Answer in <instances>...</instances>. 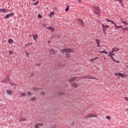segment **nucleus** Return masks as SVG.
Returning a JSON list of instances; mask_svg holds the SVG:
<instances>
[{
  "mask_svg": "<svg viewBox=\"0 0 128 128\" xmlns=\"http://www.w3.org/2000/svg\"><path fill=\"white\" fill-rule=\"evenodd\" d=\"M74 52V51L72 48H64L60 50L62 54H64V52H66L65 56L67 58H70V54H68V52L70 54H73Z\"/></svg>",
  "mask_w": 128,
  "mask_h": 128,
  "instance_id": "nucleus-1",
  "label": "nucleus"
},
{
  "mask_svg": "<svg viewBox=\"0 0 128 128\" xmlns=\"http://www.w3.org/2000/svg\"><path fill=\"white\" fill-rule=\"evenodd\" d=\"M114 76H118V78H120V76L121 78H126L128 77V74H124L122 73H120V72H118V73H116L114 74Z\"/></svg>",
  "mask_w": 128,
  "mask_h": 128,
  "instance_id": "nucleus-2",
  "label": "nucleus"
},
{
  "mask_svg": "<svg viewBox=\"0 0 128 128\" xmlns=\"http://www.w3.org/2000/svg\"><path fill=\"white\" fill-rule=\"evenodd\" d=\"M98 118V114H90L85 116L84 118Z\"/></svg>",
  "mask_w": 128,
  "mask_h": 128,
  "instance_id": "nucleus-3",
  "label": "nucleus"
},
{
  "mask_svg": "<svg viewBox=\"0 0 128 128\" xmlns=\"http://www.w3.org/2000/svg\"><path fill=\"white\" fill-rule=\"evenodd\" d=\"M93 10L96 14H100V8L98 6H93Z\"/></svg>",
  "mask_w": 128,
  "mask_h": 128,
  "instance_id": "nucleus-4",
  "label": "nucleus"
},
{
  "mask_svg": "<svg viewBox=\"0 0 128 128\" xmlns=\"http://www.w3.org/2000/svg\"><path fill=\"white\" fill-rule=\"evenodd\" d=\"M10 76H6L5 79L2 80L1 81V82H4V84H8V82H10Z\"/></svg>",
  "mask_w": 128,
  "mask_h": 128,
  "instance_id": "nucleus-5",
  "label": "nucleus"
},
{
  "mask_svg": "<svg viewBox=\"0 0 128 128\" xmlns=\"http://www.w3.org/2000/svg\"><path fill=\"white\" fill-rule=\"evenodd\" d=\"M77 22L78 24L81 26H84V21L82 19H78L77 20Z\"/></svg>",
  "mask_w": 128,
  "mask_h": 128,
  "instance_id": "nucleus-6",
  "label": "nucleus"
},
{
  "mask_svg": "<svg viewBox=\"0 0 128 128\" xmlns=\"http://www.w3.org/2000/svg\"><path fill=\"white\" fill-rule=\"evenodd\" d=\"M44 126V124L42 123H38L34 126V128H41V126Z\"/></svg>",
  "mask_w": 128,
  "mask_h": 128,
  "instance_id": "nucleus-7",
  "label": "nucleus"
},
{
  "mask_svg": "<svg viewBox=\"0 0 128 128\" xmlns=\"http://www.w3.org/2000/svg\"><path fill=\"white\" fill-rule=\"evenodd\" d=\"M14 16V13H10L8 14H6L4 17V18H10L12 16Z\"/></svg>",
  "mask_w": 128,
  "mask_h": 128,
  "instance_id": "nucleus-8",
  "label": "nucleus"
},
{
  "mask_svg": "<svg viewBox=\"0 0 128 128\" xmlns=\"http://www.w3.org/2000/svg\"><path fill=\"white\" fill-rule=\"evenodd\" d=\"M102 28L103 30V32H106V29L110 28V26L108 25H104V24H102Z\"/></svg>",
  "mask_w": 128,
  "mask_h": 128,
  "instance_id": "nucleus-9",
  "label": "nucleus"
},
{
  "mask_svg": "<svg viewBox=\"0 0 128 128\" xmlns=\"http://www.w3.org/2000/svg\"><path fill=\"white\" fill-rule=\"evenodd\" d=\"M82 78H87V79H90V80H96V78L94 77H92L90 76H85Z\"/></svg>",
  "mask_w": 128,
  "mask_h": 128,
  "instance_id": "nucleus-10",
  "label": "nucleus"
},
{
  "mask_svg": "<svg viewBox=\"0 0 128 128\" xmlns=\"http://www.w3.org/2000/svg\"><path fill=\"white\" fill-rule=\"evenodd\" d=\"M78 78V77L71 78L68 80V82H74V80H76Z\"/></svg>",
  "mask_w": 128,
  "mask_h": 128,
  "instance_id": "nucleus-11",
  "label": "nucleus"
},
{
  "mask_svg": "<svg viewBox=\"0 0 128 128\" xmlns=\"http://www.w3.org/2000/svg\"><path fill=\"white\" fill-rule=\"evenodd\" d=\"M96 42L98 48H101L102 46H100V40L96 39Z\"/></svg>",
  "mask_w": 128,
  "mask_h": 128,
  "instance_id": "nucleus-12",
  "label": "nucleus"
},
{
  "mask_svg": "<svg viewBox=\"0 0 128 128\" xmlns=\"http://www.w3.org/2000/svg\"><path fill=\"white\" fill-rule=\"evenodd\" d=\"M116 2H118L119 4H121L122 6V8H124V2H122V0H115Z\"/></svg>",
  "mask_w": 128,
  "mask_h": 128,
  "instance_id": "nucleus-13",
  "label": "nucleus"
},
{
  "mask_svg": "<svg viewBox=\"0 0 128 128\" xmlns=\"http://www.w3.org/2000/svg\"><path fill=\"white\" fill-rule=\"evenodd\" d=\"M112 24H114V27L115 30H118V25H116V22H112Z\"/></svg>",
  "mask_w": 128,
  "mask_h": 128,
  "instance_id": "nucleus-14",
  "label": "nucleus"
},
{
  "mask_svg": "<svg viewBox=\"0 0 128 128\" xmlns=\"http://www.w3.org/2000/svg\"><path fill=\"white\" fill-rule=\"evenodd\" d=\"M6 92L8 94H9V96H12L14 94V92L12 90H7Z\"/></svg>",
  "mask_w": 128,
  "mask_h": 128,
  "instance_id": "nucleus-15",
  "label": "nucleus"
},
{
  "mask_svg": "<svg viewBox=\"0 0 128 128\" xmlns=\"http://www.w3.org/2000/svg\"><path fill=\"white\" fill-rule=\"evenodd\" d=\"M47 28H48V30H50L52 32H54V28L52 26L47 27Z\"/></svg>",
  "mask_w": 128,
  "mask_h": 128,
  "instance_id": "nucleus-16",
  "label": "nucleus"
},
{
  "mask_svg": "<svg viewBox=\"0 0 128 128\" xmlns=\"http://www.w3.org/2000/svg\"><path fill=\"white\" fill-rule=\"evenodd\" d=\"M72 86H73V88H78V84L76 83V82H73L72 84Z\"/></svg>",
  "mask_w": 128,
  "mask_h": 128,
  "instance_id": "nucleus-17",
  "label": "nucleus"
},
{
  "mask_svg": "<svg viewBox=\"0 0 128 128\" xmlns=\"http://www.w3.org/2000/svg\"><path fill=\"white\" fill-rule=\"evenodd\" d=\"M50 54H56V51L54 49H51L50 50Z\"/></svg>",
  "mask_w": 128,
  "mask_h": 128,
  "instance_id": "nucleus-18",
  "label": "nucleus"
},
{
  "mask_svg": "<svg viewBox=\"0 0 128 128\" xmlns=\"http://www.w3.org/2000/svg\"><path fill=\"white\" fill-rule=\"evenodd\" d=\"M0 12H3L4 14H6V12L7 10H6L4 8H0Z\"/></svg>",
  "mask_w": 128,
  "mask_h": 128,
  "instance_id": "nucleus-19",
  "label": "nucleus"
},
{
  "mask_svg": "<svg viewBox=\"0 0 128 128\" xmlns=\"http://www.w3.org/2000/svg\"><path fill=\"white\" fill-rule=\"evenodd\" d=\"M110 58H112V60H114V62H117V64H120V61L118 60H116V59L114 58V56H111Z\"/></svg>",
  "mask_w": 128,
  "mask_h": 128,
  "instance_id": "nucleus-20",
  "label": "nucleus"
},
{
  "mask_svg": "<svg viewBox=\"0 0 128 128\" xmlns=\"http://www.w3.org/2000/svg\"><path fill=\"white\" fill-rule=\"evenodd\" d=\"M32 36H33V38H34V40H36L38 38V34L33 35Z\"/></svg>",
  "mask_w": 128,
  "mask_h": 128,
  "instance_id": "nucleus-21",
  "label": "nucleus"
},
{
  "mask_svg": "<svg viewBox=\"0 0 128 128\" xmlns=\"http://www.w3.org/2000/svg\"><path fill=\"white\" fill-rule=\"evenodd\" d=\"M118 50H120V49L114 48L112 49V52H118Z\"/></svg>",
  "mask_w": 128,
  "mask_h": 128,
  "instance_id": "nucleus-22",
  "label": "nucleus"
},
{
  "mask_svg": "<svg viewBox=\"0 0 128 128\" xmlns=\"http://www.w3.org/2000/svg\"><path fill=\"white\" fill-rule=\"evenodd\" d=\"M100 54H108V52L103 50L102 51H100L99 52Z\"/></svg>",
  "mask_w": 128,
  "mask_h": 128,
  "instance_id": "nucleus-23",
  "label": "nucleus"
},
{
  "mask_svg": "<svg viewBox=\"0 0 128 128\" xmlns=\"http://www.w3.org/2000/svg\"><path fill=\"white\" fill-rule=\"evenodd\" d=\"M96 60H98V57H96L94 58H92L90 60L91 62H94Z\"/></svg>",
  "mask_w": 128,
  "mask_h": 128,
  "instance_id": "nucleus-24",
  "label": "nucleus"
},
{
  "mask_svg": "<svg viewBox=\"0 0 128 128\" xmlns=\"http://www.w3.org/2000/svg\"><path fill=\"white\" fill-rule=\"evenodd\" d=\"M52 16H54V12L52 11L50 12V14H48L49 16H50L51 18L52 17Z\"/></svg>",
  "mask_w": 128,
  "mask_h": 128,
  "instance_id": "nucleus-25",
  "label": "nucleus"
},
{
  "mask_svg": "<svg viewBox=\"0 0 128 128\" xmlns=\"http://www.w3.org/2000/svg\"><path fill=\"white\" fill-rule=\"evenodd\" d=\"M12 42H14V40H12V38H9L8 40V44H12Z\"/></svg>",
  "mask_w": 128,
  "mask_h": 128,
  "instance_id": "nucleus-26",
  "label": "nucleus"
},
{
  "mask_svg": "<svg viewBox=\"0 0 128 128\" xmlns=\"http://www.w3.org/2000/svg\"><path fill=\"white\" fill-rule=\"evenodd\" d=\"M26 119L22 118L19 120V122H26Z\"/></svg>",
  "mask_w": 128,
  "mask_h": 128,
  "instance_id": "nucleus-27",
  "label": "nucleus"
},
{
  "mask_svg": "<svg viewBox=\"0 0 128 128\" xmlns=\"http://www.w3.org/2000/svg\"><path fill=\"white\" fill-rule=\"evenodd\" d=\"M21 96H26V94L25 92H20V93Z\"/></svg>",
  "mask_w": 128,
  "mask_h": 128,
  "instance_id": "nucleus-28",
  "label": "nucleus"
},
{
  "mask_svg": "<svg viewBox=\"0 0 128 128\" xmlns=\"http://www.w3.org/2000/svg\"><path fill=\"white\" fill-rule=\"evenodd\" d=\"M121 22L124 24H125V26H128V23L126 22L124 20H121Z\"/></svg>",
  "mask_w": 128,
  "mask_h": 128,
  "instance_id": "nucleus-29",
  "label": "nucleus"
},
{
  "mask_svg": "<svg viewBox=\"0 0 128 128\" xmlns=\"http://www.w3.org/2000/svg\"><path fill=\"white\" fill-rule=\"evenodd\" d=\"M69 10H70V6H67V7L65 9V12H68Z\"/></svg>",
  "mask_w": 128,
  "mask_h": 128,
  "instance_id": "nucleus-30",
  "label": "nucleus"
},
{
  "mask_svg": "<svg viewBox=\"0 0 128 128\" xmlns=\"http://www.w3.org/2000/svg\"><path fill=\"white\" fill-rule=\"evenodd\" d=\"M106 120H110V118H112V117H110V116H106Z\"/></svg>",
  "mask_w": 128,
  "mask_h": 128,
  "instance_id": "nucleus-31",
  "label": "nucleus"
},
{
  "mask_svg": "<svg viewBox=\"0 0 128 128\" xmlns=\"http://www.w3.org/2000/svg\"><path fill=\"white\" fill-rule=\"evenodd\" d=\"M106 22H112H112H114V21L111 20H108V18H106Z\"/></svg>",
  "mask_w": 128,
  "mask_h": 128,
  "instance_id": "nucleus-32",
  "label": "nucleus"
},
{
  "mask_svg": "<svg viewBox=\"0 0 128 128\" xmlns=\"http://www.w3.org/2000/svg\"><path fill=\"white\" fill-rule=\"evenodd\" d=\"M27 94H28V96H32V92H30V91H28V93H27Z\"/></svg>",
  "mask_w": 128,
  "mask_h": 128,
  "instance_id": "nucleus-33",
  "label": "nucleus"
},
{
  "mask_svg": "<svg viewBox=\"0 0 128 128\" xmlns=\"http://www.w3.org/2000/svg\"><path fill=\"white\" fill-rule=\"evenodd\" d=\"M37 4H38V1H37L36 3H33V6H37Z\"/></svg>",
  "mask_w": 128,
  "mask_h": 128,
  "instance_id": "nucleus-34",
  "label": "nucleus"
},
{
  "mask_svg": "<svg viewBox=\"0 0 128 128\" xmlns=\"http://www.w3.org/2000/svg\"><path fill=\"white\" fill-rule=\"evenodd\" d=\"M31 100H32V102H34V100H36V97H32L31 98Z\"/></svg>",
  "mask_w": 128,
  "mask_h": 128,
  "instance_id": "nucleus-35",
  "label": "nucleus"
},
{
  "mask_svg": "<svg viewBox=\"0 0 128 128\" xmlns=\"http://www.w3.org/2000/svg\"><path fill=\"white\" fill-rule=\"evenodd\" d=\"M9 52V54H14V52H12V50H9L8 52Z\"/></svg>",
  "mask_w": 128,
  "mask_h": 128,
  "instance_id": "nucleus-36",
  "label": "nucleus"
},
{
  "mask_svg": "<svg viewBox=\"0 0 128 128\" xmlns=\"http://www.w3.org/2000/svg\"><path fill=\"white\" fill-rule=\"evenodd\" d=\"M38 18H42V15H40V14H38Z\"/></svg>",
  "mask_w": 128,
  "mask_h": 128,
  "instance_id": "nucleus-37",
  "label": "nucleus"
},
{
  "mask_svg": "<svg viewBox=\"0 0 128 128\" xmlns=\"http://www.w3.org/2000/svg\"><path fill=\"white\" fill-rule=\"evenodd\" d=\"M42 26H43V28H46V23H44L42 24Z\"/></svg>",
  "mask_w": 128,
  "mask_h": 128,
  "instance_id": "nucleus-38",
  "label": "nucleus"
},
{
  "mask_svg": "<svg viewBox=\"0 0 128 128\" xmlns=\"http://www.w3.org/2000/svg\"><path fill=\"white\" fill-rule=\"evenodd\" d=\"M32 90H38V88H32Z\"/></svg>",
  "mask_w": 128,
  "mask_h": 128,
  "instance_id": "nucleus-39",
  "label": "nucleus"
},
{
  "mask_svg": "<svg viewBox=\"0 0 128 128\" xmlns=\"http://www.w3.org/2000/svg\"><path fill=\"white\" fill-rule=\"evenodd\" d=\"M9 84H10L11 86H16V84H14V83H11L10 82H9Z\"/></svg>",
  "mask_w": 128,
  "mask_h": 128,
  "instance_id": "nucleus-40",
  "label": "nucleus"
},
{
  "mask_svg": "<svg viewBox=\"0 0 128 128\" xmlns=\"http://www.w3.org/2000/svg\"><path fill=\"white\" fill-rule=\"evenodd\" d=\"M45 92H41V94L42 95V96H44V95L45 94Z\"/></svg>",
  "mask_w": 128,
  "mask_h": 128,
  "instance_id": "nucleus-41",
  "label": "nucleus"
},
{
  "mask_svg": "<svg viewBox=\"0 0 128 128\" xmlns=\"http://www.w3.org/2000/svg\"><path fill=\"white\" fill-rule=\"evenodd\" d=\"M82 0H78V2H79V4H82Z\"/></svg>",
  "mask_w": 128,
  "mask_h": 128,
  "instance_id": "nucleus-42",
  "label": "nucleus"
},
{
  "mask_svg": "<svg viewBox=\"0 0 128 128\" xmlns=\"http://www.w3.org/2000/svg\"><path fill=\"white\" fill-rule=\"evenodd\" d=\"M55 37H56V38H60V36H58V34H55Z\"/></svg>",
  "mask_w": 128,
  "mask_h": 128,
  "instance_id": "nucleus-43",
  "label": "nucleus"
},
{
  "mask_svg": "<svg viewBox=\"0 0 128 128\" xmlns=\"http://www.w3.org/2000/svg\"><path fill=\"white\" fill-rule=\"evenodd\" d=\"M58 94H64V92H59Z\"/></svg>",
  "mask_w": 128,
  "mask_h": 128,
  "instance_id": "nucleus-44",
  "label": "nucleus"
},
{
  "mask_svg": "<svg viewBox=\"0 0 128 128\" xmlns=\"http://www.w3.org/2000/svg\"><path fill=\"white\" fill-rule=\"evenodd\" d=\"M118 28H122V30L124 28L122 27V26H118Z\"/></svg>",
  "mask_w": 128,
  "mask_h": 128,
  "instance_id": "nucleus-45",
  "label": "nucleus"
},
{
  "mask_svg": "<svg viewBox=\"0 0 128 128\" xmlns=\"http://www.w3.org/2000/svg\"><path fill=\"white\" fill-rule=\"evenodd\" d=\"M122 30H128V28H123Z\"/></svg>",
  "mask_w": 128,
  "mask_h": 128,
  "instance_id": "nucleus-46",
  "label": "nucleus"
},
{
  "mask_svg": "<svg viewBox=\"0 0 128 128\" xmlns=\"http://www.w3.org/2000/svg\"><path fill=\"white\" fill-rule=\"evenodd\" d=\"M113 52H112H112H109V54H113Z\"/></svg>",
  "mask_w": 128,
  "mask_h": 128,
  "instance_id": "nucleus-47",
  "label": "nucleus"
},
{
  "mask_svg": "<svg viewBox=\"0 0 128 128\" xmlns=\"http://www.w3.org/2000/svg\"><path fill=\"white\" fill-rule=\"evenodd\" d=\"M26 56L28 58V53L26 52Z\"/></svg>",
  "mask_w": 128,
  "mask_h": 128,
  "instance_id": "nucleus-48",
  "label": "nucleus"
},
{
  "mask_svg": "<svg viewBox=\"0 0 128 128\" xmlns=\"http://www.w3.org/2000/svg\"><path fill=\"white\" fill-rule=\"evenodd\" d=\"M111 56H112V54H108V56H110V58Z\"/></svg>",
  "mask_w": 128,
  "mask_h": 128,
  "instance_id": "nucleus-49",
  "label": "nucleus"
},
{
  "mask_svg": "<svg viewBox=\"0 0 128 128\" xmlns=\"http://www.w3.org/2000/svg\"><path fill=\"white\" fill-rule=\"evenodd\" d=\"M104 34H106V32H104Z\"/></svg>",
  "mask_w": 128,
  "mask_h": 128,
  "instance_id": "nucleus-50",
  "label": "nucleus"
},
{
  "mask_svg": "<svg viewBox=\"0 0 128 128\" xmlns=\"http://www.w3.org/2000/svg\"><path fill=\"white\" fill-rule=\"evenodd\" d=\"M111 54H112V56H114V53H112Z\"/></svg>",
  "mask_w": 128,
  "mask_h": 128,
  "instance_id": "nucleus-51",
  "label": "nucleus"
},
{
  "mask_svg": "<svg viewBox=\"0 0 128 128\" xmlns=\"http://www.w3.org/2000/svg\"><path fill=\"white\" fill-rule=\"evenodd\" d=\"M29 38H32V35H29Z\"/></svg>",
  "mask_w": 128,
  "mask_h": 128,
  "instance_id": "nucleus-52",
  "label": "nucleus"
},
{
  "mask_svg": "<svg viewBox=\"0 0 128 128\" xmlns=\"http://www.w3.org/2000/svg\"><path fill=\"white\" fill-rule=\"evenodd\" d=\"M48 42V44H50V41L49 40V41Z\"/></svg>",
  "mask_w": 128,
  "mask_h": 128,
  "instance_id": "nucleus-53",
  "label": "nucleus"
},
{
  "mask_svg": "<svg viewBox=\"0 0 128 128\" xmlns=\"http://www.w3.org/2000/svg\"><path fill=\"white\" fill-rule=\"evenodd\" d=\"M30 44H32V42L30 43Z\"/></svg>",
  "mask_w": 128,
  "mask_h": 128,
  "instance_id": "nucleus-54",
  "label": "nucleus"
},
{
  "mask_svg": "<svg viewBox=\"0 0 128 128\" xmlns=\"http://www.w3.org/2000/svg\"><path fill=\"white\" fill-rule=\"evenodd\" d=\"M35 0H33L32 2H34Z\"/></svg>",
  "mask_w": 128,
  "mask_h": 128,
  "instance_id": "nucleus-55",
  "label": "nucleus"
},
{
  "mask_svg": "<svg viewBox=\"0 0 128 128\" xmlns=\"http://www.w3.org/2000/svg\"><path fill=\"white\" fill-rule=\"evenodd\" d=\"M123 31H124V32H125L124 30H123Z\"/></svg>",
  "mask_w": 128,
  "mask_h": 128,
  "instance_id": "nucleus-56",
  "label": "nucleus"
},
{
  "mask_svg": "<svg viewBox=\"0 0 128 128\" xmlns=\"http://www.w3.org/2000/svg\"><path fill=\"white\" fill-rule=\"evenodd\" d=\"M104 60H106V58H104Z\"/></svg>",
  "mask_w": 128,
  "mask_h": 128,
  "instance_id": "nucleus-57",
  "label": "nucleus"
},
{
  "mask_svg": "<svg viewBox=\"0 0 128 128\" xmlns=\"http://www.w3.org/2000/svg\"><path fill=\"white\" fill-rule=\"evenodd\" d=\"M75 72H76V70H75Z\"/></svg>",
  "mask_w": 128,
  "mask_h": 128,
  "instance_id": "nucleus-58",
  "label": "nucleus"
},
{
  "mask_svg": "<svg viewBox=\"0 0 128 128\" xmlns=\"http://www.w3.org/2000/svg\"><path fill=\"white\" fill-rule=\"evenodd\" d=\"M128 109L126 110H128Z\"/></svg>",
  "mask_w": 128,
  "mask_h": 128,
  "instance_id": "nucleus-59",
  "label": "nucleus"
}]
</instances>
